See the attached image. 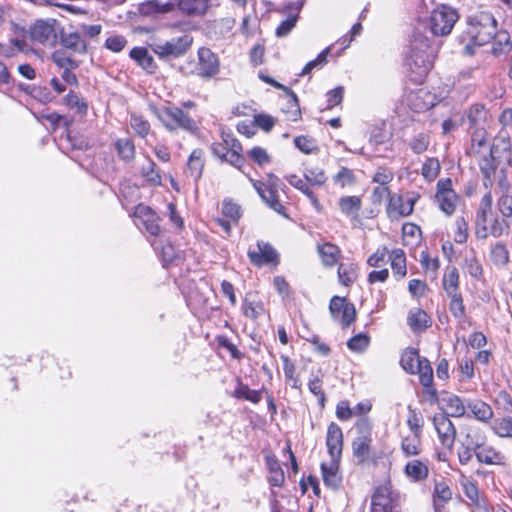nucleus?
<instances>
[{
	"mask_svg": "<svg viewBox=\"0 0 512 512\" xmlns=\"http://www.w3.org/2000/svg\"><path fill=\"white\" fill-rule=\"evenodd\" d=\"M440 171V163L436 158H428L422 166V175L428 181L434 180Z\"/></svg>",
	"mask_w": 512,
	"mask_h": 512,
	"instance_id": "nucleus-59",
	"label": "nucleus"
},
{
	"mask_svg": "<svg viewBox=\"0 0 512 512\" xmlns=\"http://www.w3.org/2000/svg\"><path fill=\"white\" fill-rule=\"evenodd\" d=\"M134 216L136 218V225L140 229H144L151 236H158L160 234L159 217L150 207L143 204L137 205Z\"/></svg>",
	"mask_w": 512,
	"mask_h": 512,
	"instance_id": "nucleus-13",
	"label": "nucleus"
},
{
	"mask_svg": "<svg viewBox=\"0 0 512 512\" xmlns=\"http://www.w3.org/2000/svg\"><path fill=\"white\" fill-rule=\"evenodd\" d=\"M165 115L179 128H192V120L180 108H168L165 111Z\"/></svg>",
	"mask_w": 512,
	"mask_h": 512,
	"instance_id": "nucleus-48",
	"label": "nucleus"
},
{
	"mask_svg": "<svg viewBox=\"0 0 512 512\" xmlns=\"http://www.w3.org/2000/svg\"><path fill=\"white\" fill-rule=\"evenodd\" d=\"M286 180L291 186L305 194L317 211L321 210V204L317 199L315 193L309 188V183L306 181L305 178H301L295 174H290L286 176Z\"/></svg>",
	"mask_w": 512,
	"mask_h": 512,
	"instance_id": "nucleus-26",
	"label": "nucleus"
},
{
	"mask_svg": "<svg viewBox=\"0 0 512 512\" xmlns=\"http://www.w3.org/2000/svg\"><path fill=\"white\" fill-rule=\"evenodd\" d=\"M407 323L413 332L423 331L431 325L430 317L421 308H414L409 311Z\"/></svg>",
	"mask_w": 512,
	"mask_h": 512,
	"instance_id": "nucleus-29",
	"label": "nucleus"
},
{
	"mask_svg": "<svg viewBox=\"0 0 512 512\" xmlns=\"http://www.w3.org/2000/svg\"><path fill=\"white\" fill-rule=\"evenodd\" d=\"M391 268L394 274L403 278L407 273L406 257L402 249H394L390 254Z\"/></svg>",
	"mask_w": 512,
	"mask_h": 512,
	"instance_id": "nucleus-45",
	"label": "nucleus"
},
{
	"mask_svg": "<svg viewBox=\"0 0 512 512\" xmlns=\"http://www.w3.org/2000/svg\"><path fill=\"white\" fill-rule=\"evenodd\" d=\"M260 77L266 83H269L272 86H274V87H276L278 89H282L285 92H287V94H288V100H287L288 109L284 110V112L288 114V119L289 120H291V121L298 120V118L301 115V111H300V106H299V102H298V98H297L296 94L292 90H290L289 88H287V87L283 86L282 84L278 83L277 81H275L274 79H272L269 76H262L261 75Z\"/></svg>",
	"mask_w": 512,
	"mask_h": 512,
	"instance_id": "nucleus-21",
	"label": "nucleus"
},
{
	"mask_svg": "<svg viewBox=\"0 0 512 512\" xmlns=\"http://www.w3.org/2000/svg\"><path fill=\"white\" fill-rule=\"evenodd\" d=\"M405 66L408 69V77L416 83H421L433 66L430 40L419 31L413 33Z\"/></svg>",
	"mask_w": 512,
	"mask_h": 512,
	"instance_id": "nucleus-1",
	"label": "nucleus"
},
{
	"mask_svg": "<svg viewBox=\"0 0 512 512\" xmlns=\"http://www.w3.org/2000/svg\"><path fill=\"white\" fill-rule=\"evenodd\" d=\"M31 39L44 46L54 47L58 40L57 21L51 20H38L31 27Z\"/></svg>",
	"mask_w": 512,
	"mask_h": 512,
	"instance_id": "nucleus-9",
	"label": "nucleus"
},
{
	"mask_svg": "<svg viewBox=\"0 0 512 512\" xmlns=\"http://www.w3.org/2000/svg\"><path fill=\"white\" fill-rule=\"evenodd\" d=\"M432 421L441 444L451 449L455 442L456 429L448 415L444 413L435 414Z\"/></svg>",
	"mask_w": 512,
	"mask_h": 512,
	"instance_id": "nucleus-16",
	"label": "nucleus"
},
{
	"mask_svg": "<svg viewBox=\"0 0 512 512\" xmlns=\"http://www.w3.org/2000/svg\"><path fill=\"white\" fill-rule=\"evenodd\" d=\"M419 195L412 193L406 199L400 194H394L390 197L387 214L390 218L406 217L412 214L414 205L418 201Z\"/></svg>",
	"mask_w": 512,
	"mask_h": 512,
	"instance_id": "nucleus-14",
	"label": "nucleus"
},
{
	"mask_svg": "<svg viewBox=\"0 0 512 512\" xmlns=\"http://www.w3.org/2000/svg\"><path fill=\"white\" fill-rule=\"evenodd\" d=\"M209 0H177L176 13L180 12L187 16H200L206 13Z\"/></svg>",
	"mask_w": 512,
	"mask_h": 512,
	"instance_id": "nucleus-23",
	"label": "nucleus"
},
{
	"mask_svg": "<svg viewBox=\"0 0 512 512\" xmlns=\"http://www.w3.org/2000/svg\"><path fill=\"white\" fill-rule=\"evenodd\" d=\"M355 181L354 173L352 170L342 167L340 171L334 176V182L341 187L352 185Z\"/></svg>",
	"mask_w": 512,
	"mask_h": 512,
	"instance_id": "nucleus-64",
	"label": "nucleus"
},
{
	"mask_svg": "<svg viewBox=\"0 0 512 512\" xmlns=\"http://www.w3.org/2000/svg\"><path fill=\"white\" fill-rule=\"evenodd\" d=\"M409 409V415L407 419V425L411 432L416 435L422 434V427L424 424L423 416L420 412L416 411L415 409H412L411 407Z\"/></svg>",
	"mask_w": 512,
	"mask_h": 512,
	"instance_id": "nucleus-57",
	"label": "nucleus"
},
{
	"mask_svg": "<svg viewBox=\"0 0 512 512\" xmlns=\"http://www.w3.org/2000/svg\"><path fill=\"white\" fill-rule=\"evenodd\" d=\"M268 469L270 471V477L268 479L270 485L274 487H280L284 482V473L281 469L279 462L274 457H266Z\"/></svg>",
	"mask_w": 512,
	"mask_h": 512,
	"instance_id": "nucleus-46",
	"label": "nucleus"
},
{
	"mask_svg": "<svg viewBox=\"0 0 512 512\" xmlns=\"http://www.w3.org/2000/svg\"><path fill=\"white\" fill-rule=\"evenodd\" d=\"M191 44L192 37L183 35L169 41L154 43L151 48L160 58H178L188 51Z\"/></svg>",
	"mask_w": 512,
	"mask_h": 512,
	"instance_id": "nucleus-8",
	"label": "nucleus"
},
{
	"mask_svg": "<svg viewBox=\"0 0 512 512\" xmlns=\"http://www.w3.org/2000/svg\"><path fill=\"white\" fill-rule=\"evenodd\" d=\"M500 173L503 175L499 177L498 180V186L501 191V196L498 201V208L503 216L504 226H502V224L496 220L492 227V233L494 235H502L504 232L508 234L510 227L509 220L512 216V196L510 195V184L507 180V176L504 174V171L501 170Z\"/></svg>",
	"mask_w": 512,
	"mask_h": 512,
	"instance_id": "nucleus-4",
	"label": "nucleus"
},
{
	"mask_svg": "<svg viewBox=\"0 0 512 512\" xmlns=\"http://www.w3.org/2000/svg\"><path fill=\"white\" fill-rule=\"evenodd\" d=\"M459 15L456 9L447 5L438 6L430 16V29L434 36H447L451 33Z\"/></svg>",
	"mask_w": 512,
	"mask_h": 512,
	"instance_id": "nucleus-5",
	"label": "nucleus"
},
{
	"mask_svg": "<svg viewBox=\"0 0 512 512\" xmlns=\"http://www.w3.org/2000/svg\"><path fill=\"white\" fill-rule=\"evenodd\" d=\"M199 55V71L203 76H213L219 71V61L217 56L209 48H201Z\"/></svg>",
	"mask_w": 512,
	"mask_h": 512,
	"instance_id": "nucleus-22",
	"label": "nucleus"
},
{
	"mask_svg": "<svg viewBox=\"0 0 512 512\" xmlns=\"http://www.w3.org/2000/svg\"><path fill=\"white\" fill-rule=\"evenodd\" d=\"M492 39L494 40L492 46V52L494 55L499 56L506 54L512 49V44L510 42L511 37L507 30L496 31Z\"/></svg>",
	"mask_w": 512,
	"mask_h": 512,
	"instance_id": "nucleus-34",
	"label": "nucleus"
},
{
	"mask_svg": "<svg viewBox=\"0 0 512 512\" xmlns=\"http://www.w3.org/2000/svg\"><path fill=\"white\" fill-rule=\"evenodd\" d=\"M424 97L431 98V95L428 92L424 91V90H419V91H417L415 93H412L410 95L409 102L411 104V107L415 111L427 110V109L431 108L434 105L432 100L421 102V100H423Z\"/></svg>",
	"mask_w": 512,
	"mask_h": 512,
	"instance_id": "nucleus-52",
	"label": "nucleus"
},
{
	"mask_svg": "<svg viewBox=\"0 0 512 512\" xmlns=\"http://www.w3.org/2000/svg\"><path fill=\"white\" fill-rule=\"evenodd\" d=\"M443 289L447 295L459 292V272L456 267H447L443 276Z\"/></svg>",
	"mask_w": 512,
	"mask_h": 512,
	"instance_id": "nucleus-38",
	"label": "nucleus"
},
{
	"mask_svg": "<svg viewBox=\"0 0 512 512\" xmlns=\"http://www.w3.org/2000/svg\"><path fill=\"white\" fill-rule=\"evenodd\" d=\"M450 298L449 311L453 317L457 320L458 324L463 326L468 323L466 317V308L463 303L461 293L447 295Z\"/></svg>",
	"mask_w": 512,
	"mask_h": 512,
	"instance_id": "nucleus-32",
	"label": "nucleus"
},
{
	"mask_svg": "<svg viewBox=\"0 0 512 512\" xmlns=\"http://www.w3.org/2000/svg\"><path fill=\"white\" fill-rule=\"evenodd\" d=\"M115 148L119 157L125 161L130 162L135 157V145L130 138H121L115 142Z\"/></svg>",
	"mask_w": 512,
	"mask_h": 512,
	"instance_id": "nucleus-43",
	"label": "nucleus"
},
{
	"mask_svg": "<svg viewBox=\"0 0 512 512\" xmlns=\"http://www.w3.org/2000/svg\"><path fill=\"white\" fill-rule=\"evenodd\" d=\"M339 208L343 214L351 219H357L362 207V200L358 196H343L338 201Z\"/></svg>",
	"mask_w": 512,
	"mask_h": 512,
	"instance_id": "nucleus-30",
	"label": "nucleus"
},
{
	"mask_svg": "<svg viewBox=\"0 0 512 512\" xmlns=\"http://www.w3.org/2000/svg\"><path fill=\"white\" fill-rule=\"evenodd\" d=\"M204 152L202 149H194L187 161L186 173L193 179L194 182H198L203 173L204 169Z\"/></svg>",
	"mask_w": 512,
	"mask_h": 512,
	"instance_id": "nucleus-25",
	"label": "nucleus"
},
{
	"mask_svg": "<svg viewBox=\"0 0 512 512\" xmlns=\"http://www.w3.org/2000/svg\"><path fill=\"white\" fill-rule=\"evenodd\" d=\"M404 472L408 478L418 482L427 478L429 469L424 462L412 460L406 464Z\"/></svg>",
	"mask_w": 512,
	"mask_h": 512,
	"instance_id": "nucleus-35",
	"label": "nucleus"
},
{
	"mask_svg": "<svg viewBox=\"0 0 512 512\" xmlns=\"http://www.w3.org/2000/svg\"><path fill=\"white\" fill-rule=\"evenodd\" d=\"M468 23V33L478 46L489 43L495 35L496 20L490 12H477L469 17Z\"/></svg>",
	"mask_w": 512,
	"mask_h": 512,
	"instance_id": "nucleus-2",
	"label": "nucleus"
},
{
	"mask_svg": "<svg viewBox=\"0 0 512 512\" xmlns=\"http://www.w3.org/2000/svg\"><path fill=\"white\" fill-rule=\"evenodd\" d=\"M280 358L283 362V371L286 381L290 383L292 388L300 389L302 384L298 376L296 375V367L294 363L290 360V358L287 355L282 354Z\"/></svg>",
	"mask_w": 512,
	"mask_h": 512,
	"instance_id": "nucleus-42",
	"label": "nucleus"
},
{
	"mask_svg": "<svg viewBox=\"0 0 512 512\" xmlns=\"http://www.w3.org/2000/svg\"><path fill=\"white\" fill-rule=\"evenodd\" d=\"M234 397L245 399L255 404L259 403L262 399L260 391L250 389L248 385L242 383H238V386L234 391Z\"/></svg>",
	"mask_w": 512,
	"mask_h": 512,
	"instance_id": "nucleus-51",
	"label": "nucleus"
},
{
	"mask_svg": "<svg viewBox=\"0 0 512 512\" xmlns=\"http://www.w3.org/2000/svg\"><path fill=\"white\" fill-rule=\"evenodd\" d=\"M264 312V306L260 302L249 301L245 298L243 304V313L246 317L257 319Z\"/></svg>",
	"mask_w": 512,
	"mask_h": 512,
	"instance_id": "nucleus-61",
	"label": "nucleus"
},
{
	"mask_svg": "<svg viewBox=\"0 0 512 512\" xmlns=\"http://www.w3.org/2000/svg\"><path fill=\"white\" fill-rule=\"evenodd\" d=\"M485 442L486 436L481 429L477 427H469L467 429V433L463 441L464 444L470 446L472 449L478 450L485 444Z\"/></svg>",
	"mask_w": 512,
	"mask_h": 512,
	"instance_id": "nucleus-47",
	"label": "nucleus"
},
{
	"mask_svg": "<svg viewBox=\"0 0 512 512\" xmlns=\"http://www.w3.org/2000/svg\"><path fill=\"white\" fill-rule=\"evenodd\" d=\"M54 132H57L58 130H53ZM61 132L60 135H58L59 143L58 145L61 148H73V149H82L86 146V142L81 138L78 137V130H59Z\"/></svg>",
	"mask_w": 512,
	"mask_h": 512,
	"instance_id": "nucleus-31",
	"label": "nucleus"
},
{
	"mask_svg": "<svg viewBox=\"0 0 512 512\" xmlns=\"http://www.w3.org/2000/svg\"><path fill=\"white\" fill-rule=\"evenodd\" d=\"M467 407L474 417L482 422L490 420L493 416L492 408L482 400L469 401Z\"/></svg>",
	"mask_w": 512,
	"mask_h": 512,
	"instance_id": "nucleus-37",
	"label": "nucleus"
},
{
	"mask_svg": "<svg viewBox=\"0 0 512 512\" xmlns=\"http://www.w3.org/2000/svg\"><path fill=\"white\" fill-rule=\"evenodd\" d=\"M416 373L419 375V381L423 386H430L433 383V369L429 361L425 358L418 361Z\"/></svg>",
	"mask_w": 512,
	"mask_h": 512,
	"instance_id": "nucleus-54",
	"label": "nucleus"
},
{
	"mask_svg": "<svg viewBox=\"0 0 512 512\" xmlns=\"http://www.w3.org/2000/svg\"><path fill=\"white\" fill-rule=\"evenodd\" d=\"M295 146L305 154H311L318 150L315 139L308 136H298L294 139Z\"/></svg>",
	"mask_w": 512,
	"mask_h": 512,
	"instance_id": "nucleus-60",
	"label": "nucleus"
},
{
	"mask_svg": "<svg viewBox=\"0 0 512 512\" xmlns=\"http://www.w3.org/2000/svg\"><path fill=\"white\" fill-rule=\"evenodd\" d=\"M329 310L333 319L339 320L343 327H349L356 319L354 304L348 302L344 297H332Z\"/></svg>",
	"mask_w": 512,
	"mask_h": 512,
	"instance_id": "nucleus-12",
	"label": "nucleus"
},
{
	"mask_svg": "<svg viewBox=\"0 0 512 512\" xmlns=\"http://www.w3.org/2000/svg\"><path fill=\"white\" fill-rule=\"evenodd\" d=\"M392 510L393 497L390 488L378 487L372 495L370 512H392Z\"/></svg>",
	"mask_w": 512,
	"mask_h": 512,
	"instance_id": "nucleus-20",
	"label": "nucleus"
},
{
	"mask_svg": "<svg viewBox=\"0 0 512 512\" xmlns=\"http://www.w3.org/2000/svg\"><path fill=\"white\" fill-rule=\"evenodd\" d=\"M326 446L332 459H341L343 450V432L335 422H331L327 428Z\"/></svg>",
	"mask_w": 512,
	"mask_h": 512,
	"instance_id": "nucleus-19",
	"label": "nucleus"
},
{
	"mask_svg": "<svg viewBox=\"0 0 512 512\" xmlns=\"http://www.w3.org/2000/svg\"><path fill=\"white\" fill-rule=\"evenodd\" d=\"M318 254L322 264L326 267H333L339 260L341 255L340 248L330 242H326L317 246Z\"/></svg>",
	"mask_w": 512,
	"mask_h": 512,
	"instance_id": "nucleus-28",
	"label": "nucleus"
},
{
	"mask_svg": "<svg viewBox=\"0 0 512 512\" xmlns=\"http://www.w3.org/2000/svg\"><path fill=\"white\" fill-rule=\"evenodd\" d=\"M141 174L146 182L151 186H160L162 183L160 172L157 169L155 162L151 159H147L146 164L142 166Z\"/></svg>",
	"mask_w": 512,
	"mask_h": 512,
	"instance_id": "nucleus-41",
	"label": "nucleus"
},
{
	"mask_svg": "<svg viewBox=\"0 0 512 512\" xmlns=\"http://www.w3.org/2000/svg\"><path fill=\"white\" fill-rule=\"evenodd\" d=\"M476 457L479 462L485 464H501L503 460V456L499 452L484 445L476 450Z\"/></svg>",
	"mask_w": 512,
	"mask_h": 512,
	"instance_id": "nucleus-49",
	"label": "nucleus"
},
{
	"mask_svg": "<svg viewBox=\"0 0 512 512\" xmlns=\"http://www.w3.org/2000/svg\"><path fill=\"white\" fill-rule=\"evenodd\" d=\"M130 57L146 72L155 73L157 65L148 50L144 47H134L130 51Z\"/></svg>",
	"mask_w": 512,
	"mask_h": 512,
	"instance_id": "nucleus-27",
	"label": "nucleus"
},
{
	"mask_svg": "<svg viewBox=\"0 0 512 512\" xmlns=\"http://www.w3.org/2000/svg\"><path fill=\"white\" fill-rule=\"evenodd\" d=\"M250 181L253 184V187L258 192L259 196L262 200L267 204L269 208L277 212L278 214L287 217L285 207L280 203L278 199V191L275 187V183L278 181V178L274 175L269 176V184H266L262 181H257L250 178Z\"/></svg>",
	"mask_w": 512,
	"mask_h": 512,
	"instance_id": "nucleus-7",
	"label": "nucleus"
},
{
	"mask_svg": "<svg viewBox=\"0 0 512 512\" xmlns=\"http://www.w3.org/2000/svg\"><path fill=\"white\" fill-rule=\"evenodd\" d=\"M418 351L414 348H407L401 355L400 365L409 374H416L418 361H422Z\"/></svg>",
	"mask_w": 512,
	"mask_h": 512,
	"instance_id": "nucleus-39",
	"label": "nucleus"
},
{
	"mask_svg": "<svg viewBox=\"0 0 512 512\" xmlns=\"http://www.w3.org/2000/svg\"><path fill=\"white\" fill-rule=\"evenodd\" d=\"M493 430L500 437L512 436V419L510 417L496 419L493 424Z\"/></svg>",
	"mask_w": 512,
	"mask_h": 512,
	"instance_id": "nucleus-62",
	"label": "nucleus"
},
{
	"mask_svg": "<svg viewBox=\"0 0 512 512\" xmlns=\"http://www.w3.org/2000/svg\"><path fill=\"white\" fill-rule=\"evenodd\" d=\"M247 254L251 263L257 267L272 263L278 259L275 249L264 241H258L257 250L249 249Z\"/></svg>",
	"mask_w": 512,
	"mask_h": 512,
	"instance_id": "nucleus-18",
	"label": "nucleus"
},
{
	"mask_svg": "<svg viewBox=\"0 0 512 512\" xmlns=\"http://www.w3.org/2000/svg\"><path fill=\"white\" fill-rule=\"evenodd\" d=\"M233 114L235 116H249L252 118L249 124L239 123L236 128H249L250 125L256 128H272L277 124L274 117L268 114H257L255 110L245 105L234 108Z\"/></svg>",
	"mask_w": 512,
	"mask_h": 512,
	"instance_id": "nucleus-15",
	"label": "nucleus"
},
{
	"mask_svg": "<svg viewBox=\"0 0 512 512\" xmlns=\"http://www.w3.org/2000/svg\"><path fill=\"white\" fill-rule=\"evenodd\" d=\"M442 401L450 411V416L460 418L465 415L466 405L459 396L447 393L445 396H443Z\"/></svg>",
	"mask_w": 512,
	"mask_h": 512,
	"instance_id": "nucleus-36",
	"label": "nucleus"
},
{
	"mask_svg": "<svg viewBox=\"0 0 512 512\" xmlns=\"http://www.w3.org/2000/svg\"><path fill=\"white\" fill-rule=\"evenodd\" d=\"M451 488L443 481L435 482L433 490V508L439 509V507L446 506V504L452 499Z\"/></svg>",
	"mask_w": 512,
	"mask_h": 512,
	"instance_id": "nucleus-33",
	"label": "nucleus"
},
{
	"mask_svg": "<svg viewBox=\"0 0 512 512\" xmlns=\"http://www.w3.org/2000/svg\"><path fill=\"white\" fill-rule=\"evenodd\" d=\"M410 148L416 154H421L427 150L429 146V137L425 133L418 134L415 138H413L409 143Z\"/></svg>",
	"mask_w": 512,
	"mask_h": 512,
	"instance_id": "nucleus-63",
	"label": "nucleus"
},
{
	"mask_svg": "<svg viewBox=\"0 0 512 512\" xmlns=\"http://www.w3.org/2000/svg\"><path fill=\"white\" fill-rule=\"evenodd\" d=\"M222 215L237 224L242 213L241 207L231 199H225L222 203Z\"/></svg>",
	"mask_w": 512,
	"mask_h": 512,
	"instance_id": "nucleus-55",
	"label": "nucleus"
},
{
	"mask_svg": "<svg viewBox=\"0 0 512 512\" xmlns=\"http://www.w3.org/2000/svg\"><path fill=\"white\" fill-rule=\"evenodd\" d=\"M369 342V336L367 334L360 333L348 340L347 347L353 352L361 353L367 349Z\"/></svg>",
	"mask_w": 512,
	"mask_h": 512,
	"instance_id": "nucleus-58",
	"label": "nucleus"
},
{
	"mask_svg": "<svg viewBox=\"0 0 512 512\" xmlns=\"http://www.w3.org/2000/svg\"><path fill=\"white\" fill-rule=\"evenodd\" d=\"M489 113L482 105H474L467 112L466 118L458 114L446 119L442 123V128H456L458 126L469 125L474 128H484L488 125Z\"/></svg>",
	"mask_w": 512,
	"mask_h": 512,
	"instance_id": "nucleus-6",
	"label": "nucleus"
},
{
	"mask_svg": "<svg viewBox=\"0 0 512 512\" xmlns=\"http://www.w3.org/2000/svg\"><path fill=\"white\" fill-rule=\"evenodd\" d=\"M59 43L65 49L75 54H86L88 50V42L82 33L78 30H64L59 34Z\"/></svg>",
	"mask_w": 512,
	"mask_h": 512,
	"instance_id": "nucleus-17",
	"label": "nucleus"
},
{
	"mask_svg": "<svg viewBox=\"0 0 512 512\" xmlns=\"http://www.w3.org/2000/svg\"><path fill=\"white\" fill-rule=\"evenodd\" d=\"M357 436L352 441V453L359 464L369 460L373 453L372 424L367 417H362L355 423Z\"/></svg>",
	"mask_w": 512,
	"mask_h": 512,
	"instance_id": "nucleus-3",
	"label": "nucleus"
},
{
	"mask_svg": "<svg viewBox=\"0 0 512 512\" xmlns=\"http://www.w3.org/2000/svg\"><path fill=\"white\" fill-rule=\"evenodd\" d=\"M339 462L340 459L335 460L331 458L329 464H321L323 481L326 486L333 489H337L340 486L342 480V477L339 473Z\"/></svg>",
	"mask_w": 512,
	"mask_h": 512,
	"instance_id": "nucleus-24",
	"label": "nucleus"
},
{
	"mask_svg": "<svg viewBox=\"0 0 512 512\" xmlns=\"http://www.w3.org/2000/svg\"><path fill=\"white\" fill-rule=\"evenodd\" d=\"M435 200L439 209L447 216H451L457 207L459 197L451 188L450 179H441L437 183Z\"/></svg>",
	"mask_w": 512,
	"mask_h": 512,
	"instance_id": "nucleus-10",
	"label": "nucleus"
},
{
	"mask_svg": "<svg viewBox=\"0 0 512 512\" xmlns=\"http://www.w3.org/2000/svg\"><path fill=\"white\" fill-rule=\"evenodd\" d=\"M401 450L406 457L417 456L421 452V435L406 436L401 441Z\"/></svg>",
	"mask_w": 512,
	"mask_h": 512,
	"instance_id": "nucleus-40",
	"label": "nucleus"
},
{
	"mask_svg": "<svg viewBox=\"0 0 512 512\" xmlns=\"http://www.w3.org/2000/svg\"><path fill=\"white\" fill-rule=\"evenodd\" d=\"M339 282L350 286L357 279V266L354 263H341L338 267Z\"/></svg>",
	"mask_w": 512,
	"mask_h": 512,
	"instance_id": "nucleus-44",
	"label": "nucleus"
},
{
	"mask_svg": "<svg viewBox=\"0 0 512 512\" xmlns=\"http://www.w3.org/2000/svg\"><path fill=\"white\" fill-rule=\"evenodd\" d=\"M64 103L78 114H85L88 109V104L84 101V99L73 91H70L64 97Z\"/></svg>",
	"mask_w": 512,
	"mask_h": 512,
	"instance_id": "nucleus-53",
	"label": "nucleus"
},
{
	"mask_svg": "<svg viewBox=\"0 0 512 512\" xmlns=\"http://www.w3.org/2000/svg\"><path fill=\"white\" fill-rule=\"evenodd\" d=\"M177 0H147L138 7V13L141 16L151 19H160L166 15L176 14Z\"/></svg>",
	"mask_w": 512,
	"mask_h": 512,
	"instance_id": "nucleus-11",
	"label": "nucleus"
},
{
	"mask_svg": "<svg viewBox=\"0 0 512 512\" xmlns=\"http://www.w3.org/2000/svg\"><path fill=\"white\" fill-rule=\"evenodd\" d=\"M491 260L495 265L505 266L509 262V251L502 243H497L491 250Z\"/></svg>",
	"mask_w": 512,
	"mask_h": 512,
	"instance_id": "nucleus-56",
	"label": "nucleus"
},
{
	"mask_svg": "<svg viewBox=\"0 0 512 512\" xmlns=\"http://www.w3.org/2000/svg\"><path fill=\"white\" fill-rule=\"evenodd\" d=\"M492 209V196L490 193H486L480 202L479 209L476 214V224L478 226H483L485 228V224L487 223V219L491 214Z\"/></svg>",
	"mask_w": 512,
	"mask_h": 512,
	"instance_id": "nucleus-50",
	"label": "nucleus"
}]
</instances>
